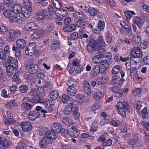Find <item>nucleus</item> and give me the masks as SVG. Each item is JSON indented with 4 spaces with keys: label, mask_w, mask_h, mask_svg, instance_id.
Here are the masks:
<instances>
[{
    "label": "nucleus",
    "mask_w": 149,
    "mask_h": 149,
    "mask_svg": "<svg viewBox=\"0 0 149 149\" xmlns=\"http://www.w3.org/2000/svg\"><path fill=\"white\" fill-rule=\"evenodd\" d=\"M33 104L30 99L28 97H26L24 99L21 104V109L24 111H29L33 107Z\"/></svg>",
    "instance_id": "obj_1"
},
{
    "label": "nucleus",
    "mask_w": 149,
    "mask_h": 149,
    "mask_svg": "<svg viewBox=\"0 0 149 149\" xmlns=\"http://www.w3.org/2000/svg\"><path fill=\"white\" fill-rule=\"evenodd\" d=\"M36 46V43L35 42L31 43L28 44L25 49L26 54L30 56L34 54Z\"/></svg>",
    "instance_id": "obj_2"
},
{
    "label": "nucleus",
    "mask_w": 149,
    "mask_h": 149,
    "mask_svg": "<svg viewBox=\"0 0 149 149\" xmlns=\"http://www.w3.org/2000/svg\"><path fill=\"white\" fill-rule=\"evenodd\" d=\"M132 56L135 58H140L142 56L143 53L139 47H133L130 52Z\"/></svg>",
    "instance_id": "obj_3"
},
{
    "label": "nucleus",
    "mask_w": 149,
    "mask_h": 149,
    "mask_svg": "<svg viewBox=\"0 0 149 149\" xmlns=\"http://www.w3.org/2000/svg\"><path fill=\"white\" fill-rule=\"evenodd\" d=\"M39 27L36 24L33 22H29L26 23L24 26V29L29 31L37 30Z\"/></svg>",
    "instance_id": "obj_4"
},
{
    "label": "nucleus",
    "mask_w": 149,
    "mask_h": 149,
    "mask_svg": "<svg viewBox=\"0 0 149 149\" xmlns=\"http://www.w3.org/2000/svg\"><path fill=\"white\" fill-rule=\"evenodd\" d=\"M20 125L23 130L26 132L31 131L32 128L31 123L28 121H24L21 122Z\"/></svg>",
    "instance_id": "obj_5"
},
{
    "label": "nucleus",
    "mask_w": 149,
    "mask_h": 149,
    "mask_svg": "<svg viewBox=\"0 0 149 149\" xmlns=\"http://www.w3.org/2000/svg\"><path fill=\"white\" fill-rule=\"evenodd\" d=\"M98 47L97 44L93 41L90 42L87 46V49L88 52L91 53L98 50Z\"/></svg>",
    "instance_id": "obj_6"
},
{
    "label": "nucleus",
    "mask_w": 149,
    "mask_h": 149,
    "mask_svg": "<svg viewBox=\"0 0 149 149\" xmlns=\"http://www.w3.org/2000/svg\"><path fill=\"white\" fill-rule=\"evenodd\" d=\"M68 132L70 136L75 138L78 137L80 134L79 130L74 126L69 128L68 130Z\"/></svg>",
    "instance_id": "obj_7"
},
{
    "label": "nucleus",
    "mask_w": 149,
    "mask_h": 149,
    "mask_svg": "<svg viewBox=\"0 0 149 149\" xmlns=\"http://www.w3.org/2000/svg\"><path fill=\"white\" fill-rule=\"evenodd\" d=\"M116 106L118 110L125 109L128 113H129L130 111L128 107V104L126 101H119L117 103Z\"/></svg>",
    "instance_id": "obj_8"
},
{
    "label": "nucleus",
    "mask_w": 149,
    "mask_h": 149,
    "mask_svg": "<svg viewBox=\"0 0 149 149\" xmlns=\"http://www.w3.org/2000/svg\"><path fill=\"white\" fill-rule=\"evenodd\" d=\"M76 105L73 103H68L65 106L64 110V113L65 114H70L74 109L76 108Z\"/></svg>",
    "instance_id": "obj_9"
},
{
    "label": "nucleus",
    "mask_w": 149,
    "mask_h": 149,
    "mask_svg": "<svg viewBox=\"0 0 149 149\" xmlns=\"http://www.w3.org/2000/svg\"><path fill=\"white\" fill-rule=\"evenodd\" d=\"M37 15L39 18L42 19L44 18L50 19L51 17V14L47 10L44 9H42L40 13H38Z\"/></svg>",
    "instance_id": "obj_10"
},
{
    "label": "nucleus",
    "mask_w": 149,
    "mask_h": 149,
    "mask_svg": "<svg viewBox=\"0 0 149 149\" xmlns=\"http://www.w3.org/2000/svg\"><path fill=\"white\" fill-rule=\"evenodd\" d=\"M40 113L37 111H33L29 112L28 115L29 119L31 120H34L40 116Z\"/></svg>",
    "instance_id": "obj_11"
},
{
    "label": "nucleus",
    "mask_w": 149,
    "mask_h": 149,
    "mask_svg": "<svg viewBox=\"0 0 149 149\" xmlns=\"http://www.w3.org/2000/svg\"><path fill=\"white\" fill-rule=\"evenodd\" d=\"M51 141L50 140L48 139L45 136L39 141V144L41 148H45L47 147L48 144L52 143L50 142Z\"/></svg>",
    "instance_id": "obj_12"
},
{
    "label": "nucleus",
    "mask_w": 149,
    "mask_h": 149,
    "mask_svg": "<svg viewBox=\"0 0 149 149\" xmlns=\"http://www.w3.org/2000/svg\"><path fill=\"white\" fill-rule=\"evenodd\" d=\"M73 17L78 20H84L86 17V15L84 13L81 11H76L73 13Z\"/></svg>",
    "instance_id": "obj_13"
},
{
    "label": "nucleus",
    "mask_w": 149,
    "mask_h": 149,
    "mask_svg": "<svg viewBox=\"0 0 149 149\" xmlns=\"http://www.w3.org/2000/svg\"><path fill=\"white\" fill-rule=\"evenodd\" d=\"M17 67L15 66H13V65H11L10 64V65H8V67L6 69L7 71V74L8 76H11L14 72V70H16L17 69Z\"/></svg>",
    "instance_id": "obj_14"
},
{
    "label": "nucleus",
    "mask_w": 149,
    "mask_h": 149,
    "mask_svg": "<svg viewBox=\"0 0 149 149\" xmlns=\"http://www.w3.org/2000/svg\"><path fill=\"white\" fill-rule=\"evenodd\" d=\"M141 39L140 36L138 33H136L133 35L132 43L133 45L137 44L140 42Z\"/></svg>",
    "instance_id": "obj_15"
},
{
    "label": "nucleus",
    "mask_w": 149,
    "mask_h": 149,
    "mask_svg": "<svg viewBox=\"0 0 149 149\" xmlns=\"http://www.w3.org/2000/svg\"><path fill=\"white\" fill-rule=\"evenodd\" d=\"M104 22L102 20H99L98 24L97 27V29H95L94 30L95 33L96 34H99L100 33V31L103 30L104 27Z\"/></svg>",
    "instance_id": "obj_16"
},
{
    "label": "nucleus",
    "mask_w": 149,
    "mask_h": 149,
    "mask_svg": "<svg viewBox=\"0 0 149 149\" xmlns=\"http://www.w3.org/2000/svg\"><path fill=\"white\" fill-rule=\"evenodd\" d=\"M30 94L32 95V100L33 102H36L39 98V96L38 94V92L36 89H32L30 92Z\"/></svg>",
    "instance_id": "obj_17"
},
{
    "label": "nucleus",
    "mask_w": 149,
    "mask_h": 149,
    "mask_svg": "<svg viewBox=\"0 0 149 149\" xmlns=\"http://www.w3.org/2000/svg\"><path fill=\"white\" fill-rule=\"evenodd\" d=\"M44 31L42 29H38L32 35L33 38L39 39L43 35Z\"/></svg>",
    "instance_id": "obj_18"
},
{
    "label": "nucleus",
    "mask_w": 149,
    "mask_h": 149,
    "mask_svg": "<svg viewBox=\"0 0 149 149\" xmlns=\"http://www.w3.org/2000/svg\"><path fill=\"white\" fill-rule=\"evenodd\" d=\"M39 70L38 65L36 64H33L30 67L29 72L31 74L37 73Z\"/></svg>",
    "instance_id": "obj_19"
},
{
    "label": "nucleus",
    "mask_w": 149,
    "mask_h": 149,
    "mask_svg": "<svg viewBox=\"0 0 149 149\" xmlns=\"http://www.w3.org/2000/svg\"><path fill=\"white\" fill-rule=\"evenodd\" d=\"M128 90V88H127L119 89L118 91L115 93V96L117 97H121L123 95L124 93H126Z\"/></svg>",
    "instance_id": "obj_20"
},
{
    "label": "nucleus",
    "mask_w": 149,
    "mask_h": 149,
    "mask_svg": "<svg viewBox=\"0 0 149 149\" xmlns=\"http://www.w3.org/2000/svg\"><path fill=\"white\" fill-rule=\"evenodd\" d=\"M132 23L136 25L138 27L140 28L143 24V23L138 16H134L133 18Z\"/></svg>",
    "instance_id": "obj_21"
},
{
    "label": "nucleus",
    "mask_w": 149,
    "mask_h": 149,
    "mask_svg": "<svg viewBox=\"0 0 149 149\" xmlns=\"http://www.w3.org/2000/svg\"><path fill=\"white\" fill-rule=\"evenodd\" d=\"M48 139H49L51 141L52 143L53 142V140L56 138V136L55 133L52 131H48L47 132L45 136Z\"/></svg>",
    "instance_id": "obj_22"
},
{
    "label": "nucleus",
    "mask_w": 149,
    "mask_h": 149,
    "mask_svg": "<svg viewBox=\"0 0 149 149\" xmlns=\"http://www.w3.org/2000/svg\"><path fill=\"white\" fill-rule=\"evenodd\" d=\"M104 95V93L102 91H97L95 92L93 97L96 100H99L103 97Z\"/></svg>",
    "instance_id": "obj_23"
},
{
    "label": "nucleus",
    "mask_w": 149,
    "mask_h": 149,
    "mask_svg": "<svg viewBox=\"0 0 149 149\" xmlns=\"http://www.w3.org/2000/svg\"><path fill=\"white\" fill-rule=\"evenodd\" d=\"M32 11V8H30L28 9H26L24 11H22L21 13H20V16L23 17L24 18H27L29 17Z\"/></svg>",
    "instance_id": "obj_24"
},
{
    "label": "nucleus",
    "mask_w": 149,
    "mask_h": 149,
    "mask_svg": "<svg viewBox=\"0 0 149 149\" xmlns=\"http://www.w3.org/2000/svg\"><path fill=\"white\" fill-rule=\"evenodd\" d=\"M84 88L85 92L88 95L91 94V90L88 82L85 81L84 83Z\"/></svg>",
    "instance_id": "obj_25"
},
{
    "label": "nucleus",
    "mask_w": 149,
    "mask_h": 149,
    "mask_svg": "<svg viewBox=\"0 0 149 149\" xmlns=\"http://www.w3.org/2000/svg\"><path fill=\"white\" fill-rule=\"evenodd\" d=\"M16 45L19 48L23 49L24 48L26 44L25 41L22 39H19L16 42Z\"/></svg>",
    "instance_id": "obj_26"
},
{
    "label": "nucleus",
    "mask_w": 149,
    "mask_h": 149,
    "mask_svg": "<svg viewBox=\"0 0 149 149\" xmlns=\"http://www.w3.org/2000/svg\"><path fill=\"white\" fill-rule=\"evenodd\" d=\"M0 143L4 148L10 146L11 145V143L4 138H1L0 139Z\"/></svg>",
    "instance_id": "obj_27"
},
{
    "label": "nucleus",
    "mask_w": 149,
    "mask_h": 149,
    "mask_svg": "<svg viewBox=\"0 0 149 149\" xmlns=\"http://www.w3.org/2000/svg\"><path fill=\"white\" fill-rule=\"evenodd\" d=\"M100 67L98 65H96L92 70L91 74L93 77L97 76L100 72Z\"/></svg>",
    "instance_id": "obj_28"
},
{
    "label": "nucleus",
    "mask_w": 149,
    "mask_h": 149,
    "mask_svg": "<svg viewBox=\"0 0 149 149\" xmlns=\"http://www.w3.org/2000/svg\"><path fill=\"white\" fill-rule=\"evenodd\" d=\"M22 9L21 6L19 5L15 4L13 7L12 10L13 11V13L19 15L21 13L22 11Z\"/></svg>",
    "instance_id": "obj_29"
},
{
    "label": "nucleus",
    "mask_w": 149,
    "mask_h": 149,
    "mask_svg": "<svg viewBox=\"0 0 149 149\" xmlns=\"http://www.w3.org/2000/svg\"><path fill=\"white\" fill-rule=\"evenodd\" d=\"M109 65L106 64L104 62L101 61V63L100 64L99 66L100 67V72H101L102 73H104L107 68L108 67Z\"/></svg>",
    "instance_id": "obj_30"
},
{
    "label": "nucleus",
    "mask_w": 149,
    "mask_h": 149,
    "mask_svg": "<svg viewBox=\"0 0 149 149\" xmlns=\"http://www.w3.org/2000/svg\"><path fill=\"white\" fill-rule=\"evenodd\" d=\"M7 60L8 62L10 63L11 65H13V66H16L18 67L17 61L15 58L12 57L11 56H8L7 58Z\"/></svg>",
    "instance_id": "obj_31"
},
{
    "label": "nucleus",
    "mask_w": 149,
    "mask_h": 149,
    "mask_svg": "<svg viewBox=\"0 0 149 149\" xmlns=\"http://www.w3.org/2000/svg\"><path fill=\"white\" fill-rule=\"evenodd\" d=\"M61 127V125L58 123H53L52 127L53 131L58 132Z\"/></svg>",
    "instance_id": "obj_32"
},
{
    "label": "nucleus",
    "mask_w": 149,
    "mask_h": 149,
    "mask_svg": "<svg viewBox=\"0 0 149 149\" xmlns=\"http://www.w3.org/2000/svg\"><path fill=\"white\" fill-rule=\"evenodd\" d=\"M61 121L67 125L70 126L73 123L72 120L68 117H64L62 119Z\"/></svg>",
    "instance_id": "obj_33"
},
{
    "label": "nucleus",
    "mask_w": 149,
    "mask_h": 149,
    "mask_svg": "<svg viewBox=\"0 0 149 149\" xmlns=\"http://www.w3.org/2000/svg\"><path fill=\"white\" fill-rule=\"evenodd\" d=\"M88 12L90 15L93 16L97 15L99 13V11L96 9L93 8H90L88 9Z\"/></svg>",
    "instance_id": "obj_34"
},
{
    "label": "nucleus",
    "mask_w": 149,
    "mask_h": 149,
    "mask_svg": "<svg viewBox=\"0 0 149 149\" xmlns=\"http://www.w3.org/2000/svg\"><path fill=\"white\" fill-rule=\"evenodd\" d=\"M124 13L126 17L127 20V21H129L131 18L132 16V14L133 15H135L134 12L131 11H125L124 12Z\"/></svg>",
    "instance_id": "obj_35"
},
{
    "label": "nucleus",
    "mask_w": 149,
    "mask_h": 149,
    "mask_svg": "<svg viewBox=\"0 0 149 149\" xmlns=\"http://www.w3.org/2000/svg\"><path fill=\"white\" fill-rule=\"evenodd\" d=\"M86 22L83 20H79L76 22V26L78 27H84L85 26Z\"/></svg>",
    "instance_id": "obj_36"
},
{
    "label": "nucleus",
    "mask_w": 149,
    "mask_h": 149,
    "mask_svg": "<svg viewBox=\"0 0 149 149\" xmlns=\"http://www.w3.org/2000/svg\"><path fill=\"white\" fill-rule=\"evenodd\" d=\"M141 115L144 118H149V111H147L146 107H145L142 110Z\"/></svg>",
    "instance_id": "obj_37"
},
{
    "label": "nucleus",
    "mask_w": 149,
    "mask_h": 149,
    "mask_svg": "<svg viewBox=\"0 0 149 149\" xmlns=\"http://www.w3.org/2000/svg\"><path fill=\"white\" fill-rule=\"evenodd\" d=\"M58 93L57 91L54 90L52 91L50 95V98L52 100L56 99L58 96Z\"/></svg>",
    "instance_id": "obj_38"
},
{
    "label": "nucleus",
    "mask_w": 149,
    "mask_h": 149,
    "mask_svg": "<svg viewBox=\"0 0 149 149\" xmlns=\"http://www.w3.org/2000/svg\"><path fill=\"white\" fill-rule=\"evenodd\" d=\"M67 91L68 94L72 96H74L76 95V90L74 87H68Z\"/></svg>",
    "instance_id": "obj_39"
},
{
    "label": "nucleus",
    "mask_w": 149,
    "mask_h": 149,
    "mask_svg": "<svg viewBox=\"0 0 149 149\" xmlns=\"http://www.w3.org/2000/svg\"><path fill=\"white\" fill-rule=\"evenodd\" d=\"M28 86L22 84L19 87V90L22 93H26L29 89Z\"/></svg>",
    "instance_id": "obj_40"
},
{
    "label": "nucleus",
    "mask_w": 149,
    "mask_h": 149,
    "mask_svg": "<svg viewBox=\"0 0 149 149\" xmlns=\"http://www.w3.org/2000/svg\"><path fill=\"white\" fill-rule=\"evenodd\" d=\"M53 6L56 9H59L62 7L61 4L57 0H51Z\"/></svg>",
    "instance_id": "obj_41"
},
{
    "label": "nucleus",
    "mask_w": 149,
    "mask_h": 149,
    "mask_svg": "<svg viewBox=\"0 0 149 149\" xmlns=\"http://www.w3.org/2000/svg\"><path fill=\"white\" fill-rule=\"evenodd\" d=\"M16 148L17 149H25L26 148V145L23 141H21L17 144Z\"/></svg>",
    "instance_id": "obj_42"
},
{
    "label": "nucleus",
    "mask_w": 149,
    "mask_h": 149,
    "mask_svg": "<svg viewBox=\"0 0 149 149\" xmlns=\"http://www.w3.org/2000/svg\"><path fill=\"white\" fill-rule=\"evenodd\" d=\"M97 53L98 54V56H100L102 58H104L105 55H104L106 53V51L103 48H99L98 47V50L97 51Z\"/></svg>",
    "instance_id": "obj_43"
},
{
    "label": "nucleus",
    "mask_w": 149,
    "mask_h": 149,
    "mask_svg": "<svg viewBox=\"0 0 149 149\" xmlns=\"http://www.w3.org/2000/svg\"><path fill=\"white\" fill-rule=\"evenodd\" d=\"M106 78L104 77H98L96 81L97 84L99 85L105 84L106 83Z\"/></svg>",
    "instance_id": "obj_44"
},
{
    "label": "nucleus",
    "mask_w": 149,
    "mask_h": 149,
    "mask_svg": "<svg viewBox=\"0 0 149 149\" xmlns=\"http://www.w3.org/2000/svg\"><path fill=\"white\" fill-rule=\"evenodd\" d=\"M102 58L100 56L98 55H96L93 56L92 58V62L94 63L98 64L100 63L101 61H100V59Z\"/></svg>",
    "instance_id": "obj_45"
},
{
    "label": "nucleus",
    "mask_w": 149,
    "mask_h": 149,
    "mask_svg": "<svg viewBox=\"0 0 149 149\" xmlns=\"http://www.w3.org/2000/svg\"><path fill=\"white\" fill-rule=\"evenodd\" d=\"M97 126L98 124L97 121L95 120L93 121L90 130V132H95L97 130Z\"/></svg>",
    "instance_id": "obj_46"
},
{
    "label": "nucleus",
    "mask_w": 149,
    "mask_h": 149,
    "mask_svg": "<svg viewBox=\"0 0 149 149\" xmlns=\"http://www.w3.org/2000/svg\"><path fill=\"white\" fill-rule=\"evenodd\" d=\"M10 117H8L5 121V124L7 125H10V124L14 123L15 120L13 119V116H10Z\"/></svg>",
    "instance_id": "obj_47"
},
{
    "label": "nucleus",
    "mask_w": 149,
    "mask_h": 149,
    "mask_svg": "<svg viewBox=\"0 0 149 149\" xmlns=\"http://www.w3.org/2000/svg\"><path fill=\"white\" fill-rule=\"evenodd\" d=\"M77 84L76 81L73 79L69 80L67 82V85L69 86V87H74Z\"/></svg>",
    "instance_id": "obj_48"
},
{
    "label": "nucleus",
    "mask_w": 149,
    "mask_h": 149,
    "mask_svg": "<svg viewBox=\"0 0 149 149\" xmlns=\"http://www.w3.org/2000/svg\"><path fill=\"white\" fill-rule=\"evenodd\" d=\"M55 104V102L53 100H52L51 99H49L46 101L45 103V106L47 107L50 106L52 107Z\"/></svg>",
    "instance_id": "obj_49"
},
{
    "label": "nucleus",
    "mask_w": 149,
    "mask_h": 149,
    "mask_svg": "<svg viewBox=\"0 0 149 149\" xmlns=\"http://www.w3.org/2000/svg\"><path fill=\"white\" fill-rule=\"evenodd\" d=\"M75 69V68L72 64L69 63L68 64L67 70H68L70 73L72 74L73 72Z\"/></svg>",
    "instance_id": "obj_50"
},
{
    "label": "nucleus",
    "mask_w": 149,
    "mask_h": 149,
    "mask_svg": "<svg viewBox=\"0 0 149 149\" xmlns=\"http://www.w3.org/2000/svg\"><path fill=\"white\" fill-rule=\"evenodd\" d=\"M118 77L116 75H113L112 76L110 84L111 85H114L118 81Z\"/></svg>",
    "instance_id": "obj_51"
},
{
    "label": "nucleus",
    "mask_w": 149,
    "mask_h": 149,
    "mask_svg": "<svg viewBox=\"0 0 149 149\" xmlns=\"http://www.w3.org/2000/svg\"><path fill=\"white\" fill-rule=\"evenodd\" d=\"M120 67L119 65H116L113 67L112 70V72L113 74H117L120 71Z\"/></svg>",
    "instance_id": "obj_52"
},
{
    "label": "nucleus",
    "mask_w": 149,
    "mask_h": 149,
    "mask_svg": "<svg viewBox=\"0 0 149 149\" xmlns=\"http://www.w3.org/2000/svg\"><path fill=\"white\" fill-rule=\"evenodd\" d=\"M111 124L114 127H117L120 125V121L118 120H113L110 122Z\"/></svg>",
    "instance_id": "obj_53"
},
{
    "label": "nucleus",
    "mask_w": 149,
    "mask_h": 149,
    "mask_svg": "<svg viewBox=\"0 0 149 149\" xmlns=\"http://www.w3.org/2000/svg\"><path fill=\"white\" fill-rule=\"evenodd\" d=\"M60 46V42L58 41H55L52 43V48L53 49L58 48Z\"/></svg>",
    "instance_id": "obj_54"
},
{
    "label": "nucleus",
    "mask_w": 149,
    "mask_h": 149,
    "mask_svg": "<svg viewBox=\"0 0 149 149\" xmlns=\"http://www.w3.org/2000/svg\"><path fill=\"white\" fill-rule=\"evenodd\" d=\"M59 9V14L62 16V17H66L68 14L67 11L63 9L60 8Z\"/></svg>",
    "instance_id": "obj_55"
},
{
    "label": "nucleus",
    "mask_w": 149,
    "mask_h": 149,
    "mask_svg": "<svg viewBox=\"0 0 149 149\" xmlns=\"http://www.w3.org/2000/svg\"><path fill=\"white\" fill-rule=\"evenodd\" d=\"M78 109L76 107L75 109H73V116L76 120H77L79 118L80 115L78 112Z\"/></svg>",
    "instance_id": "obj_56"
},
{
    "label": "nucleus",
    "mask_w": 149,
    "mask_h": 149,
    "mask_svg": "<svg viewBox=\"0 0 149 149\" xmlns=\"http://www.w3.org/2000/svg\"><path fill=\"white\" fill-rule=\"evenodd\" d=\"M23 5L24 7L26 8V9L32 8L31 4L29 0H25L23 2Z\"/></svg>",
    "instance_id": "obj_57"
},
{
    "label": "nucleus",
    "mask_w": 149,
    "mask_h": 149,
    "mask_svg": "<svg viewBox=\"0 0 149 149\" xmlns=\"http://www.w3.org/2000/svg\"><path fill=\"white\" fill-rule=\"evenodd\" d=\"M137 76V71L134 69H132L130 70V76L133 78H135Z\"/></svg>",
    "instance_id": "obj_58"
},
{
    "label": "nucleus",
    "mask_w": 149,
    "mask_h": 149,
    "mask_svg": "<svg viewBox=\"0 0 149 149\" xmlns=\"http://www.w3.org/2000/svg\"><path fill=\"white\" fill-rule=\"evenodd\" d=\"M20 13L19 15H17L16 17V21L17 22L21 24L22 23L24 20V18L20 16Z\"/></svg>",
    "instance_id": "obj_59"
},
{
    "label": "nucleus",
    "mask_w": 149,
    "mask_h": 149,
    "mask_svg": "<svg viewBox=\"0 0 149 149\" xmlns=\"http://www.w3.org/2000/svg\"><path fill=\"white\" fill-rule=\"evenodd\" d=\"M62 98L63 102L64 103H67L70 99V97L68 95H63Z\"/></svg>",
    "instance_id": "obj_60"
},
{
    "label": "nucleus",
    "mask_w": 149,
    "mask_h": 149,
    "mask_svg": "<svg viewBox=\"0 0 149 149\" xmlns=\"http://www.w3.org/2000/svg\"><path fill=\"white\" fill-rule=\"evenodd\" d=\"M137 138L134 136L132 139L131 140H129V141L128 142V143L130 145H135L136 144L137 142Z\"/></svg>",
    "instance_id": "obj_61"
},
{
    "label": "nucleus",
    "mask_w": 149,
    "mask_h": 149,
    "mask_svg": "<svg viewBox=\"0 0 149 149\" xmlns=\"http://www.w3.org/2000/svg\"><path fill=\"white\" fill-rule=\"evenodd\" d=\"M142 48L145 49L149 46V40H147L144 41L143 42L140 43Z\"/></svg>",
    "instance_id": "obj_62"
},
{
    "label": "nucleus",
    "mask_w": 149,
    "mask_h": 149,
    "mask_svg": "<svg viewBox=\"0 0 149 149\" xmlns=\"http://www.w3.org/2000/svg\"><path fill=\"white\" fill-rule=\"evenodd\" d=\"M13 12L11 10H7L3 13L4 16L6 17H8L12 15Z\"/></svg>",
    "instance_id": "obj_63"
},
{
    "label": "nucleus",
    "mask_w": 149,
    "mask_h": 149,
    "mask_svg": "<svg viewBox=\"0 0 149 149\" xmlns=\"http://www.w3.org/2000/svg\"><path fill=\"white\" fill-rule=\"evenodd\" d=\"M6 55L1 48L0 49V58L2 60H4L6 57Z\"/></svg>",
    "instance_id": "obj_64"
}]
</instances>
